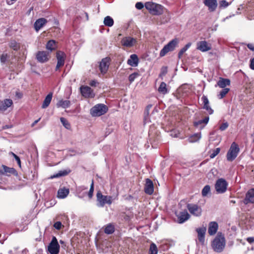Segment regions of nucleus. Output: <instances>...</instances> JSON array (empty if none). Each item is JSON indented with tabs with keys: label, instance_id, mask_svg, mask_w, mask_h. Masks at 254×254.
I'll return each instance as SVG.
<instances>
[{
	"label": "nucleus",
	"instance_id": "nucleus-1",
	"mask_svg": "<svg viewBox=\"0 0 254 254\" xmlns=\"http://www.w3.org/2000/svg\"><path fill=\"white\" fill-rule=\"evenodd\" d=\"M212 249L217 253L222 252L225 246V239L222 234H217L211 244Z\"/></svg>",
	"mask_w": 254,
	"mask_h": 254
},
{
	"label": "nucleus",
	"instance_id": "nucleus-2",
	"mask_svg": "<svg viewBox=\"0 0 254 254\" xmlns=\"http://www.w3.org/2000/svg\"><path fill=\"white\" fill-rule=\"evenodd\" d=\"M148 136L152 147L157 148L158 144L160 141L161 136L160 132L153 127H151L148 132Z\"/></svg>",
	"mask_w": 254,
	"mask_h": 254
},
{
	"label": "nucleus",
	"instance_id": "nucleus-3",
	"mask_svg": "<svg viewBox=\"0 0 254 254\" xmlns=\"http://www.w3.org/2000/svg\"><path fill=\"white\" fill-rule=\"evenodd\" d=\"M144 6L153 15H160L163 12V7L160 4L148 1L145 3Z\"/></svg>",
	"mask_w": 254,
	"mask_h": 254
},
{
	"label": "nucleus",
	"instance_id": "nucleus-4",
	"mask_svg": "<svg viewBox=\"0 0 254 254\" xmlns=\"http://www.w3.org/2000/svg\"><path fill=\"white\" fill-rule=\"evenodd\" d=\"M97 206L99 207H103L106 204L111 205L112 203V196L104 195L101 191L99 190L96 193Z\"/></svg>",
	"mask_w": 254,
	"mask_h": 254
},
{
	"label": "nucleus",
	"instance_id": "nucleus-5",
	"mask_svg": "<svg viewBox=\"0 0 254 254\" xmlns=\"http://www.w3.org/2000/svg\"><path fill=\"white\" fill-rule=\"evenodd\" d=\"M108 111V107L103 104H98L92 107L90 113L92 116H100L105 114Z\"/></svg>",
	"mask_w": 254,
	"mask_h": 254
},
{
	"label": "nucleus",
	"instance_id": "nucleus-6",
	"mask_svg": "<svg viewBox=\"0 0 254 254\" xmlns=\"http://www.w3.org/2000/svg\"><path fill=\"white\" fill-rule=\"evenodd\" d=\"M240 149L238 145L233 142L227 153V159L229 161H233L238 156Z\"/></svg>",
	"mask_w": 254,
	"mask_h": 254
},
{
	"label": "nucleus",
	"instance_id": "nucleus-7",
	"mask_svg": "<svg viewBox=\"0 0 254 254\" xmlns=\"http://www.w3.org/2000/svg\"><path fill=\"white\" fill-rule=\"evenodd\" d=\"M60 246L57 239L55 236H53L48 246V252L50 254H58L60 252Z\"/></svg>",
	"mask_w": 254,
	"mask_h": 254
},
{
	"label": "nucleus",
	"instance_id": "nucleus-8",
	"mask_svg": "<svg viewBox=\"0 0 254 254\" xmlns=\"http://www.w3.org/2000/svg\"><path fill=\"white\" fill-rule=\"evenodd\" d=\"M228 186V183L226 181L223 179L220 178L217 180L215 185V190L218 193H224L226 190Z\"/></svg>",
	"mask_w": 254,
	"mask_h": 254
},
{
	"label": "nucleus",
	"instance_id": "nucleus-9",
	"mask_svg": "<svg viewBox=\"0 0 254 254\" xmlns=\"http://www.w3.org/2000/svg\"><path fill=\"white\" fill-rule=\"evenodd\" d=\"M187 208L190 213L195 217H200L202 214V208L197 204L188 203L187 204Z\"/></svg>",
	"mask_w": 254,
	"mask_h": 254
},
{
	"label": "nucleus",
	"instance_id": "nucleus-10",
	"mask_svg": "<svg viewBox=\"0 0 254 254\" xmlns=\"http://www.w3.org/2000/svg\"><path fill=\"white\" fill-rule=\"evenodd\" d=\"M175 49V39H172L168 44L166 45L160 52V57L165 56L170 51Z\"/></svg>",
	"mask_w": 254,
	"mask_h": 254
},
{
	"label": "nucleus",
	"instance_id": "nucleus-11",
	"mask_svg": "<svg viewBox=\"0 0 254 254\" xmlns=\"http://www.w3.org/2000/svg\"><path fill=\"white\" fill-rule=\"evenodd\" d=\"M196 49L202 52H205L211 49V45L206 41H200L196 43Z\"/></svg>",
	"mask_w": 254,
	"mask_h": 254
},
{
	"label": "nucleus",
	"instance_id": "nucleus-12",
	"mask_svg": "<svg viewBox=\"0 0 254 254\" xmlns=\"http://www.w3.org/2000/svg\"><path fill=\"white\" fill-rule=\"evenodd\" d=\"M243 202L245 205L249 203H254V189H251L247 192Z\"/></svg>",
	"mask_w": 254,
	"mask_h": 254
},
{
	"label": "nucleus",
	"instance_id": "nucleus-13",
	"mask_svg": "<svg viewBox=\"0 0 254 254\" xmlns=\"http://www.w3.org/2000/svg\"><path fill=\"white\" fill-rule=\"evenodd\" d=\"M144 191L145 193L149 195L153 194L154 192L153 183L152 181L148 178L145 180Z\"/></svg>",
	"mask_w": 254,
	"mask_h": 254
},
{
	"label": "nucleus",
	"instance_id": "nucleus-14",
	"mask_svg": "<svg viewBox=\"0 0 254 254\" xmlns=\"http://www.w3.org/2000/svg\"><path fill=\"white\" fill-rule=\"evenodd\" d=\"M57 59L58 60L56 70H58L60 67L63 66L64 64V54L62 51L57 52Z\"/></svg>",
	"mask_w": 254,
	"mask_h": 254
},
{
	"label": "nucleus",
	"instance_id": "nucleus-15",
	"mask_svg": "<svg viewBox=\"0 0 254 254\" xmlns=\"http://www.w3.org/2000/svg\"><path fill=\"white\" fill-rule=\"evenodd\" d=\"M190 218V214L187 210H185L180 212L179 215L178 216V223L179 224H183L188 220Z\"/></svg>",
	"mask_w": 254,
	"mask_h": 254
},
{
	"label": "nucleus",
	"instance_id": "nucleus-16",
	"mask_svg": "<svg viewBox=\"0 0 254 254\" xmlns=\"http://www.w3.org/2000/svg\"><path fill=\"white\" fill-rule=\"evenodd\" d=\"M136 42V40L130 37H125L121 40L123 46L127 47H132Z\"/></svg>",
	"mask_w": 254,
	"mask_h": 254
},
{
	"label": "nucleus",
	"instance_id": "nucleus-17",
	"mask_svg": "<svg viewBox=\"0 0 254 254\" xmlns=\"http://www.w3.org/2000/svg\"><path fill=\"white\" fill-rule=\"evenodd\" d=\"M80 92L83 96L86 98L93 97L94 94L91 88L88 86H81Z\"/></svg>",
	"mask_w": 254,
	"mask_h": 254
},
{
	"label": "nucleus",
	"instance_id": "nucleus-18",
	"mask_svg": "<svg viewBox=\"0 0 254 254\" xmlns=\"http://www.w3.org/2000/svg\"><path fill=\"white\" fill-rule=\"evenodd\" d=\"M201 100L203 104V109L207 111L209 114H212L213 113V110L209 106V102L207 97L205 95H203L201 98Z\"/></svg>",
	"mask_w": 254,
	"mask_h": 254
},
{
	"label": "nucleus",
	"instance_id": "nucleus-19",
	"mask_svg": "<svg viewBox=\"0 0 254 254\" xmlns=\"http://www.w3.org/2000/svg\"><path fill=\"white\" fill-rule=\"evenodd\" d=\"M109 68V60L107 58L103 59L100 63L99 69L101 72L105 74Z\"/></svg>",
	"mask_w": 254,
	"mask_h": 254
},
{
	"label": "nucleus",
	"instance_id": "nucleus-20",
	"mask_svg": "<svg viewBox=\"0 0 254 254\" xmlns=\"http://www.w3.org/2000/svg\"><path fill=\"white\" fill-rule=\"evenodd\" d=\"M13 104L12 100L10 99H5L0 102V111H5L8 108L10 107Z\"/></svg>",
	"mask_w": 254,
	"mask_h": 254
},
{
	"label": "nucleus",
	"instance_id": "nucleus-21",
	"mask_svg": "<svg viewBox=\"0 0 254 254\" xmlns=\"http://www.w3.org/2000/svg\"><path fill=\"white\" fill-rule=\"evenodd\" d=\"M206 230L205 227L198 228L196 229V231L197 233L198 239L201 244H203L204 242Z\"/></svg>",
	"mask_w": 254,
	"mask_h": 254
},
{
	"label": "nucleus",
	"instance_id": "nucleus-22",
	"mask_svg": "<svg viewBox=\"0 0 254 254\" xmlns=\"http://www.w3.org/2000/svg\"><path fill=\"white\" fill-rule=\"evenodd\" d=\"M48 53L46 51H39L37 53L36 58L38 62L44 63L48 60Z\"/></svg>",
	"mask_w": 254,
	"mask_h": 254
},
{
	"label": "nucleus",
	"instance_id": "nucleus-23",
	"mask_svg": "<svg viewBox=\"0 0 254 254\" xmlns=\"http://www.w3.org/2000/svg\"><path fill=\"white\" fill-rule=\"evenodd\" d=\"M139 60L138 57L135 54H132L127 60V64L133 67L137 66L138 64Z\"/></svg>",
	"mask_w": 254,
	"mask_h": 254
},
{
	"label": "nucleus",
	"instance_id": "nucleus-24",
	"mask_svg": "<svg viewBox=\"0 0 254 254\" xmlns=\"http://www.w3.org/2000/svg\"><path fill=\"white\" fill-rule=\"evenodd\" d=\"M47 23V20L44 18L37 19L34 23L35 30L38 32L44 25Z\"/></svg>",
	"mask_w": 254,
	"mask_h": 254
},
{
	"label": "nucleus",
	"instance_id": "nucleus-25",
	"mask_svg": "<svg viewBox=\"0 0 254 254\" xmlns=\"http://www.w3.org/2000/svg\"><path fill=\"white\" fill-rule=\"evenodd\" d=\"M204 3L210 11H214L217 6L216 0H204Z\"/></svg>",
	"mask_w": 254,
	"mask_h": 254
},
{
	"label": "nucleus",
	"instance_id": "nucleus-26",
	"mask_svg": "<svg viewBox=\"0 0 254 254\" xmlns=\"http://www.w3.org/2000/svg\"><path fill=\"white\" fill-rule=\"evenodd\" d=\"M218 224L216 222H211L208 226V232L210 235H214L218 229Z\"/></svg>",
	"mask_w": 254,
	"mask_h": 254
},
{
	"label": "nucleus",
	"instance_id": "nucleus-27",
	"mask_svg": "<svg viewBox=\"0 0 254 254\" xmlns=\"http://www.w3.org/2000/svg\"><path fill=\"white\" fill-rule=\"evenodd\" d=\"M209 117H206L203 120H200L199 121L194 122V126L195 127H199L201 129L204 127V126L206 125L209 121Z\"/></svg>",
	"mask_w": 254,
	"mask_h": 254
},
{
	"label": "nucleus",
	"instance_id": "nucleus-28",
	"mask_svg": "<svg viewBox=\"0 0 254 254\" xmlns=\"http://www.w3.org/2000/svg\"><path fill=\"white\" fill-rule=\"evenodd\" d=\"M201 137L200 132H198L191 135L188 138L189 142L190 143H194L198 141Z\"/></svg>",
	"mask_w": 254,
	"mask_h": 254
},
{
	"label": "nucleus",
	"instance_id": "nucleus-29",
	"mask_svg": "<svg viewBox=\"0 0 254 254\" xmlns=\"http://www.w3.org/2000/svg\"><path fill=\"white\" fill-rule=\"evenodd\" d=\"M69 190L68 189L63 188L59 189L58 191V197L59 198H64L69 193Z\"/></svg>",
	"mask_w": 254,
	"mask_h": 254
},
{
	"label": "nucleus",
	"instance_id": "nucleus-30",
	"mask_svg": "<svg viewBox=\"0 0 254 254\" xmlns=\"http://www.w3.org/2000/svg\"><path fill=\"white\" fill-rule=\"evenodd\" d=\"M2 167L3 168V174L5 173L6 174H8L9 175L13 174L15 176L17 175V172L14 168H9L5 165H2Z\"/></svg>",
	"mask_w": 254,
	"mask_h": 254
},
{
	"label": "nucleus",
	"instance_id": "nucleus-31",
	"mask_svg": "<svg viewBox=\"0 0 254 254\" xmlns=\"http://www.w3.org/2000/svg\"><path fill=\"white\" fill-rule=\"evenodd\" d=\"M230 84V80L227 78H220L217 82V85L222 88H225L226 86Z\"/></svg>",
	"mask_w": 254,
	"mask_h": 254
},
{
	"label": "nucleus",
	"instance_id": "nucleus-32",
	"mask_svg": "<svg viewBox=\"0 0 254 254\" xmlns=\"http://www.w3.org/2000/svg\"><path fill=\"white\" fill-rule=\"evenodd\" d=\"M52 96V93H50L46 96L42 106V108L45 109L49 106L51 102Z\"/></svg>",
	"mask_w": 254,
	"mask_h": 254
},
{
	"label": "nucleus",
	"instance_id": "nucleus-33",
	"mask_svg": "<svg viewBox=\"0 0 254 254\" xmlns=\"http://www.w3.org/2000/svg\"><path fill=\"white\" fill-rule=\"evenodd\" d=\"M57 47V43L54 40H49L46 44V48L47 50L52 51L55 50Z\"/></svg>",
	"mask_w": 254,
	"mask_h": 254
},
{
	"label": "nucleus",
	"instance_id": "nucleus-34",
	"mask_svg": "<svg viewBox=\"0 0 254 254\" xmlns=\"http://www.w3.org/2000/svg\"><path fill=\"white\" fill-rule=\"evenodd\" d=\"M70 105V102L69 100H60L57 104L58 107H62L65 109L68 108Z\"/></svg>",
	"mask_w": 254,
	"mask_h": 254
},
{
	"label": "nucleus",
	"instance_id": "nucleus-35",
	"mask_svg": "<svg viewBox=\"0 0 254 254\" xmlns=\"http://www.w3.org/2000/svg\"><path fill=\"white\" fill-rule=\"evenodd\" d=\"M152 108V104H148L145 110L144 111V123L145 124H146L149 122V119H148V116L149 114V111Z\"/></svg>",
	"mask_w": 254,
	"mask_h": 254
},
{
	"label": "nucleus",
	"instance_id": "nucleus-36",
	"mask_svg": "<svg viewBox=\"0 0 254 254\" xmlns=\"http://www.w3.org/2000/svg\"><path fill=\"white\" fill-rule=\"evenodd\" d=\"M245 10L249 20L254 19V11H253L249 6L247 7Z\"/></svg>",
	"mask_w": 254,
	"mask_h": 254
},
{
	"label": "nucleus",
	"instance_id": "nucleus-37",
	"mask_svg": "<svg viewBox=\"0 0 254 254\" xmlns=\"http://www.w3.org/2000/svg\"><path fill=\"white\" fill-rule=\"evenodd\" d=\"M115 231V227L112 224H108L105 228L104 232L107 234H112Z\"/></svg>",
	"mask_w": 254,
	"mask_h": 254
},
{
	"label": "nucleus",
	"instance_id": "nucleus-38",
	"mask_svg": "<svg viewBox=\"0 0 254 254\" xmlns=\"http://www.w3.org/2000/svg\"><path fill=\"white\" fill-rule=\"evenodd\" d=\"M104 24L107 26L111 27L114 24V20L111 16H107L104 18Z\"/></svg>",
	"mask_w": 254,
	"mask_h": 254
},
{
	"label": "nucleus",
	"instance_id": "nucleus-39",
	"mask_svg": "<svg viewBox=\"0 0 254 254\" xmlns=\"http://www.w3.org/2000/svg\"><path fill=\"white\" fill-rule=\"evenodd\" d=\"M158 248L157 246L154 243H152L149 247V254H157Z\"/></svg>",
	"mask_w": 254,
	"mask_h": 254
},
{
	"label": "nucleus",
	"instance_id": "nucleus-40",
	"mask_svg": "<svg viewBox=\"0 0 254 254\" xmlns=\"http://www.w3.org/2000/svg\"><path fill=\"white\" fill-rule=\"evenodd\" d=\"M69 171L67 170H61L59 171L58 173L56 174H54L52 177H51L52 178H58L62 176H65L67 175L69 173Z\"/></svg>",
	"mask_w": 254,
	"mask_h": 254
},
{
	"label": "nucleus",
	"instance_id": "nucleus-41",
	"mask_svg": "<svg viewBox=\"0 0 254 254\" xmlns=\"http://www.w3.org/2000/svg\"><path fill=\"white\" fill-rule=\"evenodd\" d=\"M191 44V43H188L187 44L185 47H184L179 52L178 54V58L179 59L181 58L182 56L184 54V53L190 47Z\"/></svg>",
	"mask_w": 254,
	"mask_h": 254
},
{
	"label": "nucleus",
	"instance_id": "nucleus-42",
	"mask_svg": "<svg viewBox=\"0 0 254 254\" xmlns=\"http://www.w3.org/2000/svg\"><path fill=\"white\" fill-rule=\"evenodd\" d=\"M158 91L163 94H165L167 92L166 84L165 82H162L161 83L158 88Z\"/></svg>",
	"mask_w": 254,
	"mask_h": 254
},
{
	"label": "nucleus",
	"instance_id": "nucleus-43",
	"mask_svg": "<svg viewBox=\"0 0 254 254\" xmlns=\"http://www.w3.org/2000/svg\"><path fill=\"white\" fill-rule=\"evenodd\" d=\"M210 192V187L209 185H206L203 188L201 194L202 196L204 197L207 195V194Z\"/></svg>",
	"mask_w": 254,
	"mask_h": 254
},
{
	"label": "nucleus",
	"instance_id": "nucleus-44",
	"mask_svg": "<svg viewBox=\"0 0 254 254\" xmlns=\"http://www.w3.org/2000/svg\"><path fill=\"white\" fill-rule=\"evenodd\" d=\"M9 47L15 51L19 49V45L15 41H11L9 43Z\"/></svg>",
	"mask_w": 254,
	"mask_h": 254
},
{
	"label": "nucleus",
	"instance_id": "nucleus-45",
	"mask_svg": "<svg viewBox=\"0 0 254 254\" xmlns=\"http://www.w3.org/2000/svg\"><path fill=\"white\" fill-rule=\"evenodd\" d=\"M230 89L228 88H223L218 95L219 99H222L229 91Z\"/></svg>",
	"mask_w": 254,
	"mask_h": 254
},
{
	"label": "nucleus",
	"instance_id": "nucleus-46",
	"mask_svg": "<svg viewBox=\"0 0 254 254\" xmlns=\"http://www.w3.org/2000/svg\"><path fill=\"white\" fill-rule=\"evenodd\" d=\"M60 120L63 125L67 129H69L70 127V125L69 122L65 118L62 117L60 118Z\"/></svg>",
	"mask_w": 254,
	"mask_h": 254
},
{
	"label": "nucleus",
	"instance_id": "nucleus-47",
	"mask_svg": "<svg viewBox=\"0 0 254 254\" xmlns=\"http://www.w3.org/2000/svg\"><path fill=\"white\" fill-rule=\"evenodd\" d=\"M139 76V74L138 72H135L129 75L128 80L130 83L134 81L135 78Z\"/></svg>",
	"mask_w": 254,
	"mask_h": 254
},
{
	"label": "nucleus",
	"instance_id": "nucleus-48",
	"mask_svg": "<svg viewBox=\"0 0 254 254\" xmlns=\"http://www.w3.org/2000/svg\"><path fill=\"white\" fill-rule=\"evenodd\" d=\"M8 58H9V56H8L7 54H6V53H3L1 55H0V61L1 63L2 64H5Z\"/></svg>",
	"mask_w": 254,
	"mask_h": 254
},
{
	"label": "nucleus",
	"instance_id": "nucleus-49",
	"mask_svg": "<svg viewBox=\"0 0 254 254\" xmlns=\"http://www.w3.org/2000/svg\"><path fill=\"white\" fill-rule=\"evenodd\" d=\"M93 191H94V183L93 181L92 180V183L90 185V188L89 191L88 193V195L89 198H91L93 195Z\"/></svg>",
	"mask_w": 254,
	"mask_h": 254
},
{
	"label": "nucleus",
	"instance_id": "nucleus-50",
	"mask_svg": "<svg viewBox=\"0 0 254 254\" xmlns=\"http://www.w3.org/2000/svg\"><path fill=\"white\" fill-rule=\"evenodd\" d=\"M220 149L219 148H217L215 150H214L212 153L210 155V157L211 158H214L217 155L219 154L220 152Z\"/></svg>",
	"mask_w": 254,
	"mask_h": 254
},
{
	"label": "nucleus",
	"instance_id": "nucleus-51",
	"mask_svg": "<svg viewBox=\"0 0 254 254\" xmlns=\"http://www.w3.org/2000/svg\"><path fill=\"white\" fill-rule=\"evenodd\" d=\"M10 153L13 156V157L15 158V159L17 161L18 165L20 167L21 166V161H20V158L17 155H16L15 154H14V153H13L12 152H10Z\"/></svg>",
	"mask_w": 254,
	"mask_h": 254
},
{
	"label": "nucleus",
	"instance_id": "nucleus-52",
	"mask_svg": "<svg viewBox=\"0 0 254 254\" xmlns=\"http://www.w3.org/2000/svg\"><path fill=\"white\" fill-rule=\"evenodd\" d=\"M228 126L229 124L228 123H224L219 127V129L221 131L225 130L228 127Z\"/></svg>",
	"mask_w": 254,
	"mask_h": 254
},
{
	"label": "nucleus",
	"instance_id": "nucleus-53",
	"mask_svg": "<svg viewBox=\"0 0 254 254\" xmlns=\"http://www.w3.org/2000/svg\"><path fill=\"white\" fill-rule=\"evenodd\" d=\"M62 226V224L60 221H57L54 224V227L57 230H60Z\"/></svg>",
	"mask_w": 254,
	"mask_h": 254
},
{
	"label": "nucleus",
	"instance_id": "nucleus-54",
	"mask_svg": "<svg viewBox=\"0 0 254 254\" xmlns=\"http://www.w3.org/2000/svg\"><path fill=\"white\" fill-rule=\"evenodd\" d=\"M144 7V5L143 4L142 2H137L135 4V7L137 9H141L142 8H143Z\"/></svg>",
	"mask_w": 254,
	"mask_h": 254
},
{
	"label": "nucleus",
	"instance_id": "nucleus-55",
	"mask_svg": "<svg viewBox=\"0 0 254 254\" xmlns=\"http://www.w3.org/2000/svg\"><path fill=\"white\" fill-rule=\"evenodd\" d=\"M220 4V6H223L224 7H226L228 6L229 5L228 2H227L225 0H223L221 1Z\"/></svg>",
	"mask_w": 254,
	"mask_h": 254
},
{
	"label": "nucleus",
	"instance_id": "nucleus-56",
	"mask_svg": "<svg viewBox=\"0 0 254 254\" xmlns=\"http://www.w3.org/2000/svg\"><path fill=\"white\" fill-rule=\"evenodd\" d=\"M249 88L251 89V91L254 93V80L250 83Z\"/></svg>",
	"mask_w": 254,
	"mask_h": 254
},
{
	"label": "nucleus",
	"instance_id": "nucleus-57",
	"mask_svg": "<svg viewBox=\"0 0 254 254\" xmlns=\"http://www.w3.org/2000/svg\"><path fill=\"white\" fill-rule=\"evenodd\" d=\"M98 84V82L96 80H91L89 83L90 85L93 87L96 86Z\"/></svg>",
	"mask_w": 254,
	"mask_h": 254
},
{
	"label": "nucleus",
	"instance_id": "nucleus-58",
	"mask_svg": "<svg viewBox=\"0 0 254 254\" xmlns=\"http://www.w3.org/2000/svg\"><path fill=\"white\" fill-rule=\"evenodd\" d=\"M187 204L188 203L187 200L185 199H183L180 202L179 205L181 207H182L183 206L186 204L187 205Z\"/></svg>",
	"mask_w": 254,
	"mask_h": 254
},
{
	"label": "nucleus",
	"instance_id": "nucleus-59",
	"mask_svg": "<svg viewBox=\"0 0 254 254\" xmlns=\"http://www.w3.org/2000/svg\"><path fill=\"white\" fill-rule=\"evenodd\" d=\"M23 94L21 92H20L19 91H16L15 92V96L18 99H21L22 97Z\"/></svg>",
	"mask_w": 254,
	"mask_h": 254
},
{
	"label": "nucleus",
	"instance_id": "nucleus-60",
	"mask_svg": "<svg viewBox=\"0 0 254 254\" xmlns=\"http://www.w3.org/2000/svg\"><path fill=\"white\" fill-rule=\"evenodd\" d=\"M248 48L252 51H254V45L253 44H248L247 45Z\"/></svg>",
	"mask_w": 254,
	"mask_h": 254
},
{
	"label": "nucleus",
	"instance_id": "nucleus-61",
	"mask_svg": "<svg viewBox=\"0 0 254 254\" xmlns=\"http://www.w3.org/2000/svg\"><path fill=\"white\" fill-rule=\"evenodd\" d=\"M250 67L254 70V58L251 60Z\"/></svg>",
	"mask_w": 254,
	"mask_h": 254
},
{
	"label": "nucleus",
	"instance_id": "nucleus-62",
	"mask_svg": "<svg viewBox=\"0 0 254 254\" xmlns=\"http://www.w3.org/2000/svg\"><path fill=\"white\" fill-rule=\"evenodd\" d=\"M247 241L249 243H253L254 242V237H248L247 239Z\"/></svg>",
	"mask_w": 254,
	"mask_h": 254
},
{
	"label": "nucleus",
	"instance_id": "nucleus-63",
	"mask_svg": "<svg viewBox=\"0 0 254 254\" xmlns=\"http://www.w3.org/2000/svg\"><path fill=\"white\" fill-rule=\"evenodd\" d=\"M167 73V67H163L161 69V74L163 75Z\"/></svg>",
	"mask_w": 254,
	"mask_h": 254
},
{
	"label": "nucleus",
	"instance_id": "nucleus-64",
	"mask_svg": "<svg viewBox=\"0 0 254 254\" xmlns=\"http://www.w3.org/2000/svg\"><path fill=\"white\" fill-rule=\"evenodd\" d=\"M40 118L38 119L37 120L35 121L31 125V127H34L36 124H37L39 121L40 120Z\"/></svg>",
	"mask_w": 254,
	"mask_h": 254
}]
</instances>
